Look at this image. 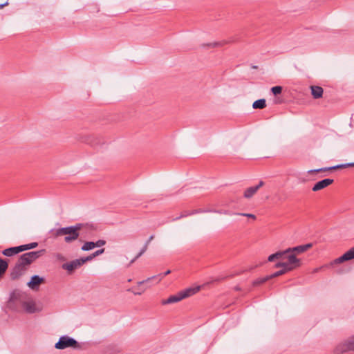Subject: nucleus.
<instances>
[{"instance_id": "f257e3e1", "label": "nucleus", "mask_w": 354, "mask_h": 354, "mask_svg": "<svg viewBox=\"0 0 354 354\" xmlns=\"http://www.w3.org/2000/svg\"><path fill=\"white\" fill-rule=\"evenodd\" d=\"M97 227L93 224L86 223V225L82 223H77L75 225L68 226L64 227V232L63 236L64 237V241L67 243H70L78 239L80 236V232L85 230L86 232H91L95 231Z\"/></svg>"}, {"instance_id": "f03ea898", "label": "nucleus", "mask_w": 354, "mask_h": 354, "mask_svg": "<svg viewBox=\"0 0 354 354\" xmlns=\"http://www.w3.org/2000/svg\"><path fill=\"white\" fill-rule=\"evenodd\" d=\"M200 287L188 288L178 292L176 295H171L168 299L162 300L163 305L178 302L183 299L187 298L199 291Z\"/></svg>"}, {"instance_id": "7ed1b4c3", "label": "nucleus", "mask_w": 354, "mask_h": 354, "mask_svg": "<svg viewBox=\"0 0 354 354\" xmlns=\"http://www.w3.org/2000/svg\"><path fill=\"white\" fill-rule=\"evenodd\" d=\"M45 252L46 250L44 249L26 252L21 255L17 262L24 267L28 268L33 261L44 255Z\"/></svg>"}, {"instance_id": "20e7f679", "label": "nucleus", "mask_w": 354, "mask_h": 354, "mask_svg": "<svg viewBox=\"0 0 354 354\" xmlns=\"http://www.w3.org/2000/svg\"><path fill=\"white\" fill-rule=\"evenodd\" d=\"M55 347L57 349L63 350L66 348H80L81 346L80 344L73 337H71L68 335H63L59 339V341L55 344Z\"/></svg>"}, {"instance_id": "39448f33", "label": "nucleus", "mask_w": 354, "mask_h": 354, "mask_svg": "<svg viewBox=\"0 0 354 354\" xmlns=\"http://www.w3.org/2000/svg\"><path fill=\"white\" fill-rule=\"evenodd\" d=\"M352 259H354V247L351 248L347 252H346L341 257H339L335 259L334 261H333L330 263V266L342 263H344L345 261H350Z\"/></svg>"}, {"instance_id": "423d86ee", "label": "nucleus", "mask_w": 354, "mask_h": 354, "mask_svg": "<svg viewBox=\"0 0 354 354\" xmlns=\"http://www.w3.org/2000/svg\"><path fill=\"white\" fill-rule=\"evenodd\" d=\"M352 259H354V247L351 248L347 252H346L341 257H339L335 259L334 261H333L330 263V266L342 263H344L345 261H350Z\"/></svg>"}, {"instance_id": "0eeeda50", "label": "nucleus", "mask_w": 354, "mask_h": 354, "mask_svg": "<svg viewBox=\"0 0 354 354\" xmlns=\"http://www.w3.org/2000/svg\"><path fill=\"white\" fill-rule=\"evenodd\" d=\"M28 268H25L19 263H16L10 272V278L12 280H17L25 274Z\"/></svg>"}, {"instance_id": "6e6552de", "label": "nucleus", "mask_w": 354, "mask_h": 354, "mask_svg": "<svg viewBox=\"0 0 354 354\" xmlns=\"http://www.w3.org/2000/svg\"><path fill=\"white\" fill-rule=\"evenodd\" d=\"M354 167V162L341 164V165H337L330 167H324V168H320V169H311V170H309L308 171V173L309 174H315V173H319L321 171H326L334 170V169H344V168H347V167Z\"/></svg>"}, {"instance_id": "1a4fd4ad", "label": "nucleus", "mask_w": 354, "mask_h": 354, "mask_svg": "<svg viewBox=\"0 0 354 354\" xmlns=\"http://www.w3.org/2000/svg\"><path fill=\"white\" fill-rule=\"evenodd\" d=\"M312 247H313L312 243H307L305 245H298V246L293 247V248H288L286 249V252H287V254L292 253V254H295V255H297V254H299L305 252L306 251H307Z\"/></svg>"}, {"instance_id": "9d476101", "label": "nucleus", "mask_w": 354, "mask_h": 354, "mask_svg": "<svg viewBox=\"0 0 354 354\" xmlns=\"http://www.w3.org/2000/svg\"><path fill=\"white\" fill-rule=\"evenodd\" d=\"M348 351H354V337L349 338L347 342L339 345L336 348V352L337 353H339V352H346Z\"/></svg>"}, {"instance_id": "9b49d317", "label": "nucleus", "mask_w": 354, "mask_h": 354, "mask_svg": "<svg viewBox=\"0 0 354 354\" xmlns=\"http://www.w3.org/2000/svg\"><path fill=\"white\" fill-rule=\"evenodd\" d=\"M205 212H218L220 214L221 213V212L211 210L209 209H194L192 211H187L186 210V211H183L181 213L180 216L174 218L173 220H178L181 218L186 217L187 216H190V215H193V214H198V213H205Z\"/></svg>"}, {"instance_id": "f8f14e48", "label": "nucleus", "mask_w": 354, "mask_h": 354, "mask_svg": "<svg viewBox=\"0 0 354 354\" xmlns=\"http://www.w3.org/2000/svg\"><path fill=\"white\" fill-rule=\"evenodd\" d=\"M333 182H334L333 179H330V178L323 179L322 180L317 182L312 187V190L313 192H317V191L322 190V189L327 187L328 186L330 185L331 184H333Z\"/></svg>"}, {"instance_id": "ddd939ff", "label": "nucleus", "mask_w": 354, "mask_h": 354, "mask_svg": "<svg viewBox=\"0 0 354 354\" xmlns=\"http://www.w3.org/2000/svg\"><path fill=\"white\" fill-rule=\"evenodd\" d=\"M263 185L264 182L261 180L257 185L247 188L243 193L244 198H251Z\"/></svg>"}, {"instance_id": "4468645a", "label": "nucleus", "mask_w": 354, "mask_h": 354, "mask_svg": "<svg viewBox=\"0 0 354 354\" xmlns=\"http://www.w3.org/2000/svg\"><path fill=\"white\" fill-rule=\"evenodd\" d=\"M285 258L288 260L289 266H292L293 269L300 266V259L297 258L295 254L289 253L285 255Z\"/></svg>"}, {"instance_id": "2eb2a0df", "label": "nucleus", "mask_w": 354, "mask_h": 354, "mask_svg": "<svg viewBox=\"0 0 354 354\" xmlns=\"http://www.w3.org/2000/svg\"><path fill=\"white\" fill-rule=\"evenodd\" d=\"M81 266L82 263L80 261V259H78L71 261L68 263H64L62 265V268L68 270V272H72L77 269V268L80 267Z\"/></svg>"}, {"instance_id": "dca6fc26", "label": "nucleus", "mask_w": 354, "mask_h": 354, "mask_svg": "<svg viewBox=\"0 0 354 354\" xmlns=\"http://www.w3.org/2000/svg\"><path fill=\"white\" fill-rule=\"evenodd\" d=\"M44 279L38 275H34L31 277V280L28 283V286L32 290H36L38 286L44 283Z\"/></svg>"}, {"instance_id": "f3484780", "label": "nucleus", "mask_w": 354, "mask_h": 354, "mask_svg": "<svg viewBox=\"0 0 354 354\" xmlns=\"http://www.w3.org/2000/svg\"><path fill=\"white\" fill-rule=\"evenodd\" d=\"M171 273V270H167L166 272H165L164 273H160L158 275H156V276H153L151 277H149L147 278V279L145 280H143V281H138V286H141L142 284H145V283H147L149 281H150L152 279H157V283L160 282L165 276Z\"/></svg>"}, {"instance_id": "a211bd4d", "label": "nucleus", "mask_w": 354, "mask_h": 354, "mask_svg": "<svg viewBox=\"0 0 354 354\" xmlns=\"http://www.w3.org/2000/svg\"><path fill=\"white\" fill-rule=\"evenodd\" d=\"M21 248L19 246L11 247L2 251V254L6 257H12L19 252H21Z\"/></svg>"}, {"instance_id": "6ab92c4d", "label": "nucleus", "mask_w": 354, "mask_h": 354, "mask_svg": "<svg viewBox=\"0 0 354 354\" xmlns=\"http://www.w3.org/2000/svg\"><path fill=\"white\" fill-rule=\"evenodd\" d=\"M22 305L25 310L28 313H35L38 311L35 303L33 301H24Z\"/></svg>"}, {"instance_id": "aec40b11", "label": "nucleus", "mask_w": 354, "mask_h": 354, "mask_svg": "<svg viewBox=\"0 0 354 354\" xmlns=\"http://www.w3.org/2000/svg\"><path fill=\"white\" fill-rule=\"evenodd\" d=\"M286 254H287L286 250H283V251H278L274 254H270L268 258V261L270 262H272L275 260L283 259H285V255H286Z\"/></svg>"}, {"instance_id": "412c9836", "label": "nucleus", "mask_w": 354, "mask_h": 354, "mask_svg": "<svg viewBox=\"0 0 354 354\" xmlns=\"http://www.w3.org/2000/svg\"><path fill=\"white\" fill-rule=\"evenodd\" d=\"M310 90H311V94L314 99H319L322 97L324 90L321 86H311Z\"/></svg>"}, {"instance_id": "4be33fe9", "label": "nucleus", "mask_w": 354, "mask_h": 354, "mask_svg": "<svg viewBox=\"0 0 354 354\" xmlns=\"http://www.w3.org/2000/svg\"><path fill=\"white\" fill-rule=\"evenodd\" d=\"M64 227L53 228L48 232L49 238L57 239L61 236H63Z\"/></svg>"}, {"instance_id": "5701e85b", "label": "nucleus", "mask_w": 354, "mask_h": 354, "mask_svg": "<svg viewBox=\"0 0 354 354\" xmlns=\"http://www.w3.org/2000/svg\"><path fill=\"white\" fill-rule=\"evenodd\" d=\"M8 260L0 258V277H2L8 268Z\"/></svg>"}, {"instance_id": "b1692460", "label": "nucleus", "mask_w": 354, "mask_h": 354, "mask_svg": "<svg viewBox=\"0 0 354 354\" xmlns=\"http://www.w3.org/2000/svg\"><path fill=\"white\" fill-rule=\"evenodd\" d=\"M252 107L254 109H263L266 107V101L265 99H259L254 101L252 104Z\"/></svg>"}, {"instance_id": "393cba45", "label": "nucleus", "mask_w": 354, "mask_h": 354, "mask_svg": "<svg viewBox=\"0 0 354 354\" xmlns=\"http://www.w3.org/2000/svg\"><path fill=\"white\" fill-rule=\"evenodd\" d=\"M292 270H293V267L283 268V269H281V270H280L279 271H277V272H274L272 274H270L269 275L270 279H272L273 278H275V277H279L281 275H283V274H286L287 272L291 271Z\"/></svg>"}, {"instance_id": "a878e982", "label": "nucleus", "mask_w": 354, "mask_h": 354, "mask_svg": "<svg viewBox=\"0 0 354 354\" xmlns=\"http://www.w3.org/2000/svg\"><path fill=\"white\" fill-rule=\"evenodd\" d=\"M270 279L269 275H267L264 277L258 278V279H255L254 281H253L252 286H260V285L266 283V281H269Z\"/></svg>"}, {"instance_id": "bb28decb", "label": "nucleus", "mask_w": 354, "mask_h": 354, "mask_svg": "<svg viewBox=\"0 0 354 354\" xmlns=\"http://www.w3.org/2000/svg\"><path fill=\"white\" fill-rule=\"evenodd\" d=\"M21 293L17 290L13 291L10 296L9 301L14 303L20 299Z\"/></svg>"}, {"instance_id": "cd10ccee", "label": "nucleus", "mask_w": 354, "mask_h": 354, "mask_svg": "<svg viewBox=\"0 0 354 354\" xmlns=\"http://www.w3.org/2000/svg\"><path fill=\"white\" fill-rule=\"evenodd\" d=\"M37 245H38V243L32 242V243H30L28 244L21 245H20V247L21 248V252H23L25 250H28L30 249L35 248L36 247H37Z\"/></svg>"}, {"instance_id": "c85d7f7f", "label": "nucleus", "mask_w": 354, "mask_h": 354, "mask_svg": "<svg viewBox=\"0 0 354 354\" xmlns=\"http://www.w3.org/2000/svg\"><path fill=\"white\" fill-rule=\"evenodd\" d=\"M95 248L94 242L93 241H88L86 242L82 246V250L83 251H88L90 250H92Z\"/></svg>"}, {"instance_id": "c756f323", "label": "nucleus", "mask_w": 354, "mask_h": 354, "mask_svg": "<svg viewBox=\"0 0 354 354\" xmlns=\"http://www.w3.org/2000/svg\"><path fill=\"white\" fill-rule=\"evenodd\" d=\"M148 243H145L143 248L141 249L140 252L136 256V257L131 260V263H133L136 259H138L140 257H141L147 250Z\"/></svg>"}, {"instance_id": "7c9ffc66", "label": "nucleus", "mask_w": 354, "mask_h": 354, "mask_svg": "<svg viewBox=\"0 0 354 354\" xmlns=\"http://www.w3.org/2000/svg\"><path fill=\"white\" fill-rule=\"evenodd\" d=\"M148 243H145L143 248L141 249L140 252L136 256V257L131 260V263H133L136 259H138L140 257H141L147 250Z\"/></svg>"}, {"instance_id": "2f4dec72", "label": "nucleus", "mask_w": 354, "mask_h": 354, "mask_svg": "<svg viewBox=\"0 0 354 354\" xmlns=\"http://www.w3.org/2000/svg\"><path fill=\"white\" fill-rule=\"evenodd\" d=\"M282 89L281 86H275L272 87L271 91L274 95H277L281 93Z\"/></svg>"}, {"instance_id": "473e14b6", "label": "nucleus", "mask_w": 354, "mask_h": 354, "mask_svg": "<svg viewBox=\"0 0 354 354\" xmlns=\"http://www.w3.org/2000/svg\"><path fill=\"white\" fill-rule=\"evenodd\" d=\"M261 265H262V263H260L259 265H256V266H250L248 269L243 270L240 271L239 272H236V273H235L234 274L230 275V277H234L235 275H239V274H242V273H243L245 272L251 271V270H254V268H257L258 266H259Z\"/></svg>"}, {"instance_id": "72a5a7b5", "label": "nucleus", "mask_w": 354, "mask_h": 354, "mask_svg": "<svg viewBox=\"0 0 354 354\" xmlns=\"http://www.w3.org/2000/svg\"><path fill=\"white\" fill-rule=\"evenodd\" d=\"M290 266H289L288 263H286V262H277L274 266V268H290Z\"/></svg>"}, {"instance_id": "f704fd0d", "label": "nucleus", "mask_w": 354, "mask_h": 354, "mask_svg": "<svg viewBox=\"0 0 354 354\" xmlns=\"http://www.w3.org/2000/svg\"><path fill=\"white\" fill-rule=\"evenodd\" d=\"M236 214L240 215V216H245V217H248V218H252L253 220H255L256 218H257L254 214H249V213H236Z\"/></svg>"}, {"instance_id": "c9c22d12", "label": "nucleus", "mask_w": 354, "mask_h": 354, "mask_svg": "<svg viewBox=\"0 0 354 354\" xmlns=\"http://www.w3.org/2000/svg\"><path fill=\"white\" fill-rule=\"evenodd\" d=\"M93 258H95V257H93V254H91V255H89L86 257L80 258V259L82 263V265H83L84 263H86L88 261H91Z\"/></svg>"}, {"instance_id": "e433bc0d", "label": "nucleus", "mask_w": 354, "mask_h": 354, "mask_svg": "<svg viewBox=\"0 0 354 354\" xmlns=\"http://www.w3.org/2000/svg\"><path fill=\"white\" fill-rule=\"evenodd\" d=\"M106 244V241L104 240H98L96 242H94L95 248V247H101Z\"/></svg>"}, {"instance_id": "4c0bfd02", "label": "nucleus", "mask_w": 354, "mask_h": 354, "mask_svg": "<svg viewBox=\"0 0 354 354\" xmlns=\"http://www.w3.org/2000/svg\"><path fill=\"white\" fill-rule=\"evenodd\" d=\"M104 252V248H102V249H100V250L95 251L92 254H93V257H96L97 256H99Z\"/></svg>"}, {"instance_id": "58836bf2", "label": "nucleus", "mask_w": 354, "mask_h": 354, "mask_svg": "<svg viewBox=\"0 0 354 354\" xmlns=\"http://www.w3.org/2000/svg\"><path fill=\"white\" fill-rule=\"evenodd\" d=\"M221 45H222V44L220 42H214V43H210V44H207V46L209 47H216V46H221Z\"/></svg>"}, {"instance_id": "ea45409f", "label": "nucleus", "mask_w": 354, "mask_h": 354, "mask_svg": "<svg viewBox=\"0 0 354 354\" xmlns=\"http://www.w3.org/2000/svg\"><path fill=\"white\" fill-rule=\"evenodd\" d=\"M154 239V235H151L150 236V237L149 238V239L147 240V241L146 243H148V245L149 244V243Z\"/></svg>"}, {"instance_id": "a19ab883", "label": "nucleus", "mask_w": 354, "mask_h": 354, "mask_svg": "<svg viewBox=\"0 0 354 354\" xmlns=\"http://www.w3.org/2000/svg\"><path fill=\"white\" fill-rule=\"evenodd\" d=\"M7 5H8V1L4 3L0 4V9H2L3 7H5Z\"/></svg>"}, {"instance_id": "79ce46f5", "label": "nucleus", "mask_w": 354, "mask_h": 354, "mask_svg": "<svg viewBox=\"0 0 354 354\" xmlns=\"http://www.w3.org/2000/svg\"><path fill=\"white\" fill-rule=\"evenodd\" d=\"M227 277H223V278H222V279H216L215 281H221V280H223V279H226Z\"/></svg>"}, {"instance_id": "37998d69", "label": "nucleus", "mask_w": 354, "mask_h": 354, "mask_svg": "<svg viewBox=\"0 0 354 354\" xmlns=\"http://www.w3.org/2000/svg\"><path fill=\"white\" fill-rule=\"evenodd\" d=\"M240 289H241V288H240L239 286L235 287V290H240Z\"/></svg>"}, {"instance_id": "c03bdc74", "label": "nucleus", "mask_w": 354, "mask_h": 354, "mask_svg": "<svg viewBox=\"0 0 354 354\" xmlns=\"http://www.w3.org/2000/svg\"><path fill=\"white\" fill-rule=\"evenodd\" d=\"M142 293V292H135L134 294L135 295H140Z\"/></svg>"}]
</instances>
